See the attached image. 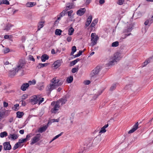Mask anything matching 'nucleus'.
Returning <instances> with one entry per match:
<instances>
[{
	"instance_id": "nucleus-1",
	"label": "nucleus",
	"mask_w": 153,
	"mask_h": 153,
	"mask_svg": "<svg viewBox=\"0 0 153 153\" xmlns=\"http://www.w3.org/2000/svg\"><path fill=\"white\" fill-rule=\"evenodd\" d=\"M26 62L22 59H20L17 62L16 67L13 68V70L9 71V75L11 77H13L17 74L19 72L22 71L25 68Z\"/></svg>"
},
{
	"instance_id": "nucleus-2",
	"label": "nucleus",
	"mask_w": 153,
	"mask_h": 153,
	"mask_svg": "<svg viewBox=\"0 0 153 153\" xmlns=\"http://www.w3.org/2000/svg\"><path fill=\"white\" fill-rule=\"evenodd\" d=\"M51 105L52 108L51 109V112L52 114H56L58 113L59 109L60 106L56 101H53L51 102Z\"/></svg>"
},
{
	"instance_id": "nucleus-3",
	"label": "nucleus",
	"mask_w": 153,
	"mask_h": 153,
	"mask_svg": "<svg viewBox=\"0 0 153 153\" xmlns=\"http://www.w3.org/2000/svg\"><path fill=\"white\" fill-rule=\"evenodd\" d=\"M91 45L92 47L96 45L99 40V37L95 33H92L91 35Z\"/></svg>"
},
{
	"instance_id": "nucleus-4",
	"label": "nucleus",
	"mask_w": 153,
	"mask_h": 153,
	"mask_svg": "<svg viewBox=\"0 0 153 153\" xmlns=\"http://www.w3.org/2000/svg\"><path fill=\"white\" fill-rule=\"evenodd\" d=\"M120 56L118 53H116L114 56V59L111 61H110L108 63L109 66L115 64V63L120 60Z\"/></svg>"
},
{
	"instance_id": "nucleus-5",
	"label": "nucleus",
	"mask_w": 153,
	"mask_h": 153,
	"mask_svg": "<svg viewBox=\"0 0 153 153\" xmlns=\"http://www.w3.org/2000/svg\"><path fill=\"white\" fill-rule=\"evenodd\" d=\"M68 98V95H66L63 97L62 98L56 101V102H58L59 105L61 104V105H62L66 103Z\"/></svg>"
},
{
	"instance_id": "nucleus-6",
	"label": "nucleus",
	"mask_w": 153,
	"mask_h": 153,
	"mask_svg": "<svg viewBox=\"0 0 153 153\" xmlns=\"http://www.w3.org/2000/svg\"><path fill=\"white\" fill-rule=\"evenodd\" d=\"M40 134H37L36 136L32 138L30 144L32 145L38 142L40 140Z\"/></svg>"
},
{
	"instance_id": "nucleus-7",
	"label": "nucleus",
	"mask_w": 153,
	"mask_h": 153,
	"mask_svg": "<svg viewBox=\"0 0 153 153\" xmlns=\"http://www.w3.org/2000/svg\"><path fill=\"white\" fill-rule=\"evenodd\" d=\"M38 95H34L32 96L30 100V102L33 105H35L38 103Z\"/></svg>"
},
{
	"instance_id": "nucleus-8",
	"label": "nucleus",
	"mask_w": 153,
	"mask_h": 153,
	"mask_svg": "<svg viewBox=\"0 0 153 153\" xmlns=\"http://www.w3.org/2000/svg\"><path fill=\"white\" fill-rule=\"evenodd\" d=\"M9 110H6L4 111L3 110H0V119L2 118H3L4 116H8L10 113Z\"/></svg>"
},
{
	"instance_id": "nucleus-9",
	"label": "nucleus",
	"mask_w": 153,
	"mask_h": 153,
	"mask_svg": "<svg viewBox=\"0 0 153 153\" xmlns=\"http://www.w3.org/2000/svg\"><path fill=\"white\" fill-rule=\"evenodd\" d=\"M139 123L138 122L136 123L133 126L132 128L128 132V134H131L134 132L138 128Z\"/></svg>"
},
{
	"instance_id": "nucleus-10",
	"label": "nucleus",
	"mask_w": 153,
	"mask_h": 153,
	"mask_svg": "<svg viewBox=\"0 0 153 153\" xmlns=\"http://www.w3.org/2000/svg\"><path fill=\"white\" fill-rule=\"evenodd\" d=\"M100 70V66H97L91 72V74L93 76L97 74L99 72Z\"/></svg>"
},
{
	"instance_id": "nucleus-11",
	"label": "nucleus",
	"mask_w": 153,
	"mask_h": 153,
	"mask_svg": "<svg viewBox=\"0 0 153 153\" xmlns=\"http://www.w3.org/2000/svg\"><path fill=\"white\" fill-rule=\"evenodd\" d=\"M86 12V9L85 8H80L76 12V14L79 16L83 15Z\"/></svg>"
},
{
	"instance_id": "nucleus-12",
	"label": "nucleus",
	"mask_w": 153,
	"mask_h": 153,
	"mask_svg": "<svg viewBox=\"0 0 153 153\" xmlns=\"http://www.w3.org/2000/svg\"><path fill=\"white\" fill-rule=\"evenodd\" d=\"M4 149L5 150H9L11 149V146L9 142H5L3 143Z\"/></svg>"
},
{
	"instance_id": "nucleus-13",
	"label": "nucleus",
	"mask_w": 153,
	"mask_h": 153,
	"mask_svg": "<svg viewBox=\"0 0 153 153\" xmlns=\"http://www.w3.org/2000/svg\"><path fill=\"white\" fill-rule=\"evenodd\" d=\"M62 62V60H58L55 61L53 64V67L56 68H59L60 66L61 63Z\"/></svg>"
},
{
	"instance_id": "nucleus-14",
	"label": "nucleus",
	"mask_w": 153,
	"mask_h": 153,
	"mask_svg": "<svg viewBox=\"0 0 153 153\" xmlns=\"http://www.w3.org/2000/svg\"><path fill=\"white\" fill-rule=\"evenodd\" d=\"M29 87V84L27 83H23L21 87V89L23 91H26Z\"/></svg>"
},
{
	"instance_id": "nucleus-15",
	"label": "nucleus",
	"mask_w": 153,
	"mask_h": 153,
	"mask_svg": "<svg viewBox=\"0 0 153 153\" xmlns=\"http://www.w3.org/2000/svg\"><path fill=\"white\" fill-rule=\"evenodd\" d=\"M108 126V124L105 125L102 127L101 128V129L99 132V135L101 134V133H105L106 131L105 128H107Z\"/></svg>"
},
{
	"instance_id": "nucleus-16",
	"label": "nucleus",
	"mask_w": 153,
	"mask_h": 153,
	"mask_svg": "<svg viewBox=\"0 0 153 153\" xmlns=\"http://www.w3.org/2000/svg\"><path fill=\"white\" fill-rule=\"evenodd\" d=\"M92 19V15H90L87 18L85 25L86 27H88L91 22Z\"/></svg>"
},
{
	"instance_id": "nucleus-17",
	"label": "nucleus",
	"mask_w": 153,
	"mask_h": 153,
	"mask_svg": "<svg viewBox=\"0 0 153 153\" xmlns=\"http://www.w3.org/2000/svg\"><path fill=\"white\" fill-rule=\"evenodd\" d=\"M48 128L47 126H45L42 127H40L38 130L39 132L40 133H42V132L45 131Z\"/></svg>"
},
{
	"instance_id": "nucleus-18",
	"label": "nucleus",
	"mask_w": 153,
	"mask_h": 153,
	"mask_svg": "<svg viewBox=\"0 0 153 153\" xmlns=\"http://www.w3.org/2000/svg\"><path fill=\"white\" fill-rule=\"evenodd\" d=\"M56 88V86L54 85H53L52 84H50L47 87L48 90L50 92L55 89Z\"/></svg>"
},
{
	"instance_id": "nucleus-19",
	"label": "nucleus",
	"mask_w": 153,
	"mask_h": 153,
	"mask_svg": "<svg viewBox=\"0 0 153 153\" xmlns=\"http://www.w3.org/2000/svg\"><path fill=\"white\" fill-rule=\"evenodd\" d=\"M18 137V136L16 134H10L8 137L9 139H11V140H15Z\"/></svg>"
},
{
	"instance_id": "nucleus-20",
	"label": "nucleus",
	"mask_w": 153,
	"mask_h": 153,
	"mask_svg": "<svg viewBox=\"0 0 153 153\" xmlns=\"http://www.w3.org/2000/svg\"><path fill=\"white\" fill-rule=\"evenodd\" d=\"M44 23V22H40L38 23L37 27V31L39 30L41 28L43 27Z\"/></svg>"
},
{
	"instance_id": "nucleus-21",
	"label": "nucleus",
	"mask_w": 153,
	"mask_h": 153,
	"mask_svg": "<svg viewBox=\"0 0 153 153\" xmlns=\"http://www.w3.org/2000/svg\"><path fill=\"white\" fill-rule=\"evenodd\" d=\"M132 29V27L130 25L127 26V27L125 29L123 30L124 33H127L131 31Z\"/></svg>"
},
{
	"instance_id": "nucleus-22",
	"label": "nucleus",
	"mask_w": 153,
	"mask_h": 153,
	"mask_svg": "<svg viewBox=\"0 0 153 153\" xmlns=\"http://www.w3.org/2000/svg\"><path fill=\"white\" fill-rule=\"evenodd\" d=\"M49 56L46 54L43 55L41 57V59L42 62H45L49 59Z\"/></svg>"
},
{
	"instance_id": "nucleus-23",
	"label": "nucleus",
	"mask_w": 153,
	"mask_h": 153,
	"mask_svg": "<svg viewBox=\"0 0 153 153\" xmlns=\"http://www.w3.org/2000/svg\"><path fill=\"white\" fill-rule=\"evenodd\" d=\"M36 5V3L35 2H28L26 4V6L27 7H32Z\"/></svg>"
},
{
	"instance_id": "nucleus-24",
	"label": "nucleus",
	"mask_w": 153,
	"mask_h": 153,
	"mask_svg": "<svg viewBox=\"0 0 153 153\" xmlns=\"http://www.w3.org/2000/svg\"><path fill=\"white\" fill-rule=\"evenodd\" d=\"M73 7V3H68L66 4V10H68L72 9Z\"/></svg>"
},
{
	"instance_id": "nucleus-25",
	"label": "nucleus",
	"mask_w": 153,
	"mask_h": 153,
	"mask_svg": "<svg viewBox=\"0 0 153 153\" xmlns=\"http://www.w3.org/2000/svg\"><path fill=\"white\" fill-rule=\"evenodd\" d=\"M51 82L52 83L53 85H54L56 87L57 86V84H58L59 81H57V79H56V78H53L51 80Z\"/></svg>"
},
{
	"instance_id": "nucleus-26",
	"label": "nucleus",
	"mask_w": 153,
	"mask_h": 153,
	"mask_svg": "<svg viewBox=\"0 0 153 153\" xmlns=\"http://www.w3.org/2000/svg\"><path fill=\"white\" fill-rule=\"evenodd\" d=\"M49 64V63H39L37 66V67L38 68H42L48 66Z\"/></svg>"
},
{
	"instance_id": "nucleus-27",
	"label": "nucleus",
	"mask_w": 153,
	"mask_h": 153,
	"mask_svg": "<svg viewBox=\"0 0 153 153\" xmlns=\"http://www.w3.org/2000/svg\"><path fill=\"white\" fill-rule=\"evenodd\" d=\"M44 98L41 97V96L39 95H38V104L39 105L44 101Z\"/></svg>"
},
{
	"instance_id": "nucleus-28",
	"label": "nucleus",
	"mask_w": 153,
	"mask_h": 153,
	"mask_svg": "<svg viewBox=\"0 0 153 153\" xmlns=\"http://www.w3.org/2000/svg\"><path fill=\"white\" fill-rule=\"evenodd\" d=\"M13 26V25H11L10 24H8L6 25L4 30H6L7 31L9 30Z\"/></svg>"
},
{
	"instance_id": "nucleus-29",
	"label": "nucleus",
	"mask_w": 153,
	"mask_h": 153,
	"mask_svg": "<svg viewBox=\"0 0 153 153\" xmlns=\"http://www.w3.org/2000/svg\"><path fill=\"white\" fill-rule=\"evenodd\" d=\"M66 13V11L64 10L61 12L59 14V17L57 18V20H60L61 17L64 16Z\"/></svg>"
},
{
	"instance_id": "nucleus-30",
	"label": "nucleus",
	"mask_w": 153,
	"mask_h": 153,
	"mask_svg": "<svg viewBox=\"0 0 153 153\" xmlns=\"http://www.w3.org/2000/svg\"><path fill=\"white\" fill-rule=\"evenodd\" d=\"M24 114L23 112L18 111L16 113V117L18 118H21L23 116Z\"/></svg>"
},
{
	"instance_id": "nucleus-31",
	"label": "nucleus",
	"mask_w": 153,
	"mask_h": 153,
	"mask_svg": "<svg viewBox=\"0 0 153 153\" xmlns=\"http://www.w3.org/2000/svg\"><path fill=\"white\" fill-rule=\"evenodd\" d=\"M62 31L59 29H56L55 31V34L57 35L60 36L61 35Z\"/></svg>"
},
{
	"instance_id": "nucleus-32",
	"label": "nucleus",
	"mask_w": 153,
	"mask_h": 153,
	"mask_svg": "<svg viewBox=\"0 0 153 153\" xmlns=\"http://www.w3.org/2000/svg\"><path fill=\"white\" fill-rule=\"evenodd\" d=\"M98 22V20L97 19H94L91 23L90 27H94L97 24Z\"/></svg>"
},
{
	"instance_id": "nucleus-33",
	"label": "nucleus",
	"mask_w": 153,
	"mask_h": 153,
	"mask_svg": "<svg viewBox=\"0 0 153 153\" xmlns=\"http://www.w3.org/2000/svg\"><path fill=\"white\" fill-rule=\"evenodd\" d=\"M74 29L72 27H70L68 30V35H72L74 31Z\"/></svg>"
},
{
	"instance_id": "nucleus-34",
	"label": "nucleus",
	"mask_w": 153,
	"mask_h": 153,
	"mask_svg": "<svg viewBox=\"0 0 153 153\" xmlns=\"http://www.w3.org/2000/svg\"><path fill=\"white\" fill-rule=\"evenodd\" d=\"M73 76H70L69 77H68L66 81L68 83H71L73 81Z\"/></svg>"
},
{
	"instance_id": "nucleus-35",
	"label": "nucleus",
	"mask_w": 153,
	"mask_h": 153,
	"mask_svg": "<svg viewBox=\"0 0 153 153\" xmlns=\"http://www.w3.org/2000/svg\"><path fill=\"white\" fill-rule=\"evenodd\" d=\"M80 60L79 59H76L74 60L71 61L70 63V64L71 66H73L75 65L77 62Z\"/></svg>"
},
{
	"instance_id": "nucleus-36",
	"label": "nucleus",
	"mask_w": 153,
	"mask_h": 153,
	"mask_svg": "<svg viewBox=\"0 0 153 153\" xmlns=\"http://www.w3.org/2000/svg\"><path fill=\"white\" fill-rule=\"evenodd\" d=\"M2 4L8 5L9 4V2L7 0H2L1 1H0V4Z\"/></svg>"
},
{
	"instance_id": "nucleus-37",
	"label": "nucleus",
	"mask_w": 153,
	"mask_h": 153,
	"mask_svg": "<svg viewBox=\"0 0 153 153\" xmlns=\"http://www.w3.org/2000/svg\"><path fill=\"white\" fill-rule=\"evenodd\" d=\"M7 136V133L6 131H4L0 133V137L3 138Z\"/></svg>"
},
{
	"instance_id": "nucleus-38",
	"label": "nucleus",
	"mask_w": 153,
	"mask_h": 153,
	"mask_svg": "<svg viewBox=\"0 0 153 153\" xmlns=\"http://www.w3.org/2000/svg\"><path fill=\"white\" fill-rule=\"evenodd\" d=\"M63 134V132H61L60 134H59L56 136L55 137H54L53 139H52V140L50 141V143L51 142L55 140L56 139L58 138L60 136Z\"/></svg>"
},
{
	"instance_id": "nucleus-39",
	"label": "nucleus",
	"mask_w": 153,
	"mask_h": 153,
	"mask_svg": "<svg viewBox=\"0 0 153 153\" xmlns=\"http://www.w3.org/2000/svg\"><path fill=\"white\" fill-rule=\"evenodd\" d=\"M20 144L19 142L16 143L15 144L14 146L13 147V149L14 150L16 149L20 146Z\"/></svg>"
},
{
	"instance_id": "nucleus-40",
	"label": "nucleus",
	"mask_w": 153,
	"mask_h": 153,
	"mask_svg": "<svg viewBox=\"0 0 153 153\" xmlns=\"http://www.w3.org/2000/svg\"><path fill=\"white\" fill-rule=\"evenodd\" d=\"M36 83V80L34 79L32 81H29L28 82L29 85H35Z\"/></svg>"
},
{
	"instance_id": "nucleus-41",
	"label": "nucleus",
	"mask_w": 153,
	"mask_h": 153,
	"mask_svg": "<svg viewBox=\"0 0 153 153\" xmlns=\"http://www.w3.org/2000/svg\"><path fill=\"white\" fill-rule=\"evenodd\" d=\"M119 45V42H118L116 41L115 42H114L112 44V47H117Z\"/></svg>"
},
{
	"instance_id": "nucleus-42",
	"label": "nucleus",
	"mask_w": 153,
	"mask_h": 153,
	"mask_svg": "<svg viewBox=\"0 0 153 153\" xmlns=\"http://www.w3.org/2000/svg\"><path fill=\"white\" fill-rule=\"evenodd\" d=\"M33 136V134L32 133H30L29 134H28L26 136V138H25L26 139V141L29 140V138L32 137Z\"/></svg>"
},
{
	"instance_id": "nucleus-43",
	"label": "nucleus",
	"mask_w": 153,
	"mask_h": 153,
	"mask_svg": "<svg viewBox=\"0 0 153 153\" xmlns=\"http://www.w3.org/2000/svg\"><path fill=\"white\" fill-rule=\"evenodd\" d=\"M117 85L116 84H114L112 85L111 86L110 90L111 91H113V90H114L116 87Z\"/></svg>"
},
{
	"instance_id": "nucleus-44",
	"label": "nucleus",
	"mask_w": 153,
	"mask_h": 153,
	"mask_svg": "<svg viewBox=\"0 0 153 153\" xmlns=\"http://www.w3.org/2000/svg\"><path fill=\"white\" fill-rule=\"evenodd\" d=\"M26 141H26V139H25V138L21 139L19 140V141L18 142L20 144L22 143H24V142H26Z\"/></svg>"
},
{
	"instance_id": "nucleus-45",
	"label": "nucleus",
	"mask_w": 153,
	"mask_h": 153,
	"mask_svg": "<svg viewBox=\"0 0 153 153\" xmlns=\"http://www.w3.org/2000/svg\"><path fill=\"white\" fill-rule=\"evenodd\" d=\"M28 97V95L27 94H24L22 96V100H25Z\"/></svg>"
},
{
	"instance_id": "nucleus-46",
	"label": "nucleus",
	"mask_w": 153,
	"mask_h": 153,
	"mask_svg": "<svg viewBox=\"0 0 153 153\" xmlns=\"http://www.w3.org/2000/svg\"><path fill=\"white\" fill-rule=\"evenodd\" d=\"M78 70V68H74L72 69L71 72L73 73H74L77 72Z\"/></svg>"
},
{
	"instance_id": "nucleus-47",
	"label": "nucleus",
	"mask_w": 153,
	"mask_h": 153,
	"mask_svg": "<svg viewBox=\"0 0 153 153\" xmlns=\"http://www.w3.org/2000/svg\"><path fill=\"white\" fill-rule=\"evenodd\" d=\"M68 13V15L70 18H71L72 14L73 13V11L72 10H70L67 12Z\"/></svg>"
},
{
	"instance_id": "nucleus-48",
	"label": "nucleus",
	"mask_w": 153,
	"mask_h": 153,
	"mask_svg": "<svg viewBox=\"0 0 153 153\" xmlns=\"http://www.w3.org/2000/svg\"><path fill=\"white\" fill-rule=\"evenodd\" d=\"M124 1V0H118L117 2V4L120 5H122Z\"/></svg>"
},
{
	"instance_id": "nucleus-49",
	"label": "nucleus",
	"mask_w": 153,
	"mask_h": 153,
	"mask_svg": "<svg viewBox=\"0 0 153 153\" xmlns=\"http://www.w3.org/2000/svg\"><path fill=\"white\" fill-rule=\"evenodd\" d=\"M57 81H59L58 84H57V86L61 85L63 83V81L57 79Z\"/></svg>"
},
{
	"instance_id": "nucleus-50",
	"label": "nucleus",
	"mask_w": 153,
	"mask_h": 153,
	"mask_svg": "<svg viewBox=\"0 0 153 153\" xmlns=\"http://www.w3.org/2000/svg\"><path fill=\"white\" fill-rule=\"evenodd\" d=\"M29 58L30 60L32 61L33 62L35 61V59L31 55H29Z\"/></svg>"
},
{
	"instance_id": "nucleus-51",
	"label": "nucleus",
	"mask_w": 153,
	"mask_h": 153,
	"mask_svg": "<svg viewBox=\"0 0 153 153\" xmlns=\"http://www.w3.org/2000/svg\"><path fill=\"white\" fill-rule=\"evenodd\" d=\"M76 47L75 46H74L72 47L71 49L72 51L75 52H76Z\"/></svg>"
},
{
	"instance_id": "nucleus-52",
	"label": "nucleus",
	"mask_w": 153,
	"mask_h": 153,
	"mask_svg": "<svg viewBox=\"0 0 153 153\" xmlns=\"http://www.w3.org/2000/svg\"><path fill=\"white\" fill-rule=\"evenodd\" d=\"M10 52V50L9 48H7L4 50V53H7Z\"/></svg>"
},
{
	"instance_id": "nucleus-53",
	"label": "nucleus",
	"mask_w": 153,
	"mask_h": 153,
	"mask_svg": "<svg viewBox=\"0 0 153 153\" xmlns=\"http://www.w3.org/2000/svg\"><path fill=\"white\" fill-rule=\"evenodd\" d=\"M20 102H22V105L23 106H25L26 105V103L24 101V100H22L21 101H20Z\"/></svg>"
},
{
	"instance_id": "nucleus-54",
	"label": "nucleus",
	"mask_w": 153,
	"mask_h": 153,
	"mask_svg": "<svg viewBox=\"0 0 153 153\" xmlns=\"http://www.w3.org/2000/svg\"><path fill=\"white\" fill-rule=\"evenodd\" d=\"M72 39V38L70 36H69L67 38V40L68 42H70L71 41Z\"/></svg>"
},
{
	"instance_id": "nucleus-55",
	"label": "nucleus",
	"mask_w": 153,
	"mask_h": 153,
	"mask_svg": "<svg viewBox=\"0 0 153 153\" xmlns=\"http://www.w3.org/2000/svg\"><path fill=\"white\" fill-rule=\"evenodd\" d=\"M91 82L88 80H87L84 81V83L85 85H88L90 84Z\"/></svg>"
},
{
	"instance_id": "nucleus-56",
	"label": "nucleus",
	"mask_w": 153,
	"mask_h": 153,
	"mask_svg": "<svg viewBox=\"0 0 153 153\" xmlns=\"http://www.w3.org/2000/svg\"><path fill=\"white\" fill-rule=\"evenodd\" d=\"M8 106V103L6 102H3V107H7Z\"/></svg>"
},
{
	"instance_id": "nucleus-57",
	"label": "nucleus",
	"mask_w": 153,
	"mask_h": 153,
	"mask_svg": "<svg viewBox=\"0 0 153 153\" xmlns=\"http://www.w3.org/2000/svg\"><path fill=\"white\" fill-rule=\"evenodd\" d=\"M10 36L8 35H6L4 36V38L5 39H8L10 38V36ZM11 38H12V37Z\"/></svg>"
},
{
	"instance_id": "nucleus-58",
	"label": "nucleus",
	"mask_w": 153,
	"mask_h": 153,
	"mask_svg": "<svg viewBox=\"0 0 153 153\" xmlns=\"http://www.w3.org/2000/svg\"><path fill=\"white\" fill-rule=\"evenodd\" d=\"M152 58V57H151L148 59H147L146 61L148 63H149L151 62V60Z\"/></svg>"
},
{
	"instance_id": "nucleus-59",
	"label": "nucleus",
	"mask_w": 153,
	"mask_h": 153,
	"mask_svg": "<svg viewBox=\"0 0 153 153\" xmlns=\"http://www.w3.org/2000/svg\"><path fill=\"white\" fill-rule=\"evenodd\" d=\"M148 20L149 21V26L153 23V21L150 19H148Z\"/></svg>"
},
{
	"instance_id": "nucleus-60",
	"label": "nucleus",
	"mask_w": 153,
	"mask_h": 153,
	"mask_svg": "<svg viewBox=\"0 0 153 153\" xmlns=\"http://www.w3.org/2000/svg\"><path fill=\"white\" fill-rule=\"evenodd\" d=\"M13 117H10L9 120V122L10 123H11L13 121Z\"/></svg>"
},
{
	"instance_id": "nucleus-61",
	"label": "nucleus",
	"mask_w": 153,
	"mask_h": 153,
	"mask_svg": "<svg viewBox=\"0 0 153 153\" xmlns=\"http://www.w3.org/2000/svg\"><path fill=\"white\" fill-rule=\"evenodd\" d=\"M148 64L147 62L145 61L143 64L142 67H144L146 66Z\"/></svg>"
},
{
	"instance_id": "nucleus-62",
	"label": "nucleus",
	"mask_w": 153,
	"mask_h": 153,
	"mask_svg": "<svg viewBox=\"0 0 153 153\" xmlns=\"http://www.w3.org/2000/svg\"><path fill=\"white\" fill-rule=\"evenodd\" d=\"M131 34V33H129L128 34H126L124 35V38H126L127 36H130Z\"/></svg>"
},
{
	"instance_id": "nucleus-63",
	"label": "nucleus",
	"mask_w": 153,
	"mask_h": 153,
	"mask_svg": "<svg viewBox=\"0 0 153 153\" xmlns=\"http://www.w3.org/2000/svg\"><path fill=\"white\" fill-rule=\"evenodd\" d=\"M144 24L146 25H148L149 26V21L148 20V19H147L146 21L144 22Z\"/></svg>"
},
{
	"instance_id": "nucleus-64",
	"label": "nucleus",
	"mask_w": 153,
	"mask_h": 153,
	"mask_svg": "<svg viewBox=\"0 0 153 153\" xmlns=\"http://www.w3.org/2000/svg\"><path fill=\"white\" fill-rule=\"evenodd\" d=\"M82 53L83 51H79L77 54L79 56H80L81 55H82Z\"/></svg>"
}]
</instances>
